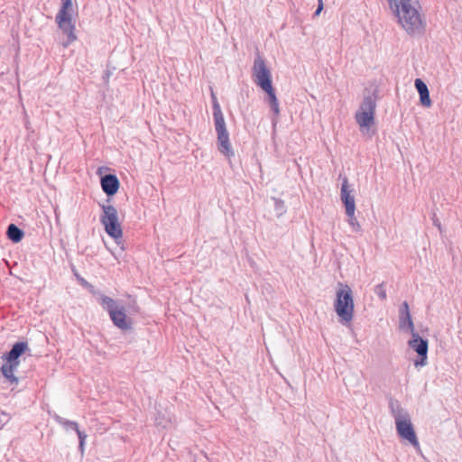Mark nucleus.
<instances>
[{
  "mask_svg": "<svg viewBox=\"0 0 462 462\" xmlns=\"http://www.w3.org/2000/svg\"><path fill=\"white\" fill-rule=\"evenodd\" d=\"M274 203V211L278 217L282 216L286 212L284 202L279 199H273Z\"/></svg>",
  "mask_w": 462,
  "mask_h": 462,
  "instance_id": "412c9836",
  "label": "nucleus"
},
{
  "mask_svg": "<svg viewBox=\"0 0 462 462\" xmlns=\"http://www.w3.org/2000/svg\"><path fill=\"white\" fill-rule=\"evenodd\" d=\"M115 326L123 330L131 328V321L127 319L125 313V308L119 306L116 310L109 314Z\"/></svg>",
  "mask_w": 462,
  "mask_h": 462,
  "instance_id": "f8f14e48",
  "label": "nucleus"
},
{
  "mask_svg": "<svg viewBox=\"0 0 462 462\" xmlns=\"http://www.w3.org/2000/svg\"><path fill=\"white\" fill-rule=\"evenodd\" d=\"M55 420L63 427V429L67 431L74 430L77 432L79 440V449L81 453L84 452L85 441L87 439V434L81 430H79L78 423L73 420H67L59 415L55 416Z\"/></svg>",
  "mask_w": 462,
  "mask_h": 462,
  "instance_id": "9d476101",
  "label": "nucleus"
},
{
  "mask_svg": "<svg viewBox=\"0 0 462 462\" xmlns=\"http://www.w3.org/2000/svg\"><path fill=\"white\" fill-rule=\"evenodd\" d=\"M76 15L77 8L72 0H60V7L56 14L55 22L59 29L66 35L69 43L77 40Z\"/></svg>",
  "mask_w": 462,
  "mask_h": 462,
  "instance_id": "20e7f679",
  "label": "nucleus"
},
{
  "mask_svg": "<svg viewBox=\"0 0 462 462\" xmlns=\"http://www.w3.org/2000/svg\"><path fill=\"white\" fill-rule=\"evenodd\" d=\"M323 9V0H319V6L315 12V15H319Z\"/></svg>",
  "mask_w": 462,
  "mask_h": 462,
  "instance_id": "393cba45",
  "label": "nucleus"
},
{
  "mask_svg": "<svg viewBox=\"0 0 462 462\" xmlns=\"http://www.w3.org/2000/svg\"><path fill=\"white\" fill-rule=\"evenodd\" d=\"M263 90L266 92V94L268 95V102L271 106V109L273 111L275 115H278L280 113L279 103L273 86H271L270 88H263Z\"/></svg>",
  "mask_w": 462,
  "mask_h": 462,
  "instance_id": "6ab92c4d",
  "label": "nucleus"
},
{
  "mask_svg": "<svg viewBox=\"0 0 462 462\" xmlns=\"http://www.w3.org/2000/svg\"><path fill=\"white\" fill-rule=\"evenodd\" d=\"M414 84L419 92L421 105L425 107H430L431 106V100L427 85L420 79H416Z\"/></svg>",
  "mask_w": 462,
  "mask_h": 462,
  "instance_id": "dca6fc26",
  "label": "nucleus"
},
{
  "mask_svg": "<svg viewBox=\"0 0 462 462\" xmlns=\"http://www.w3.org/2000/svg\"><path fill=\"white\" fill-rule=\"evenodd\" d=\"M217 135L218 151L227 158L234 156L228 132L221 133Z\"/></svg>",
  "mask_w": 462,
  "mask_h": 462,
  "instance_id": "2eb2a0df",
  "label": "nucleus"
},
{
  "mask_svg": "<svg viewBox=\"0 0 462 462\" xmlns=\"http://www.w3.org/2000/svg\"><path fill=\"white\" fill-rule=\"evenodd\" d=\"M7 237L14 243H18L23 237V231L14 224H10L6 232Z\"/></svg>",
  "mask_w": 462,
  "mask_h": 462,
  "instance_id": "a211bd4d",
  "label": "nucleus"
},
{
  "mask_svg": "<svg viewBox=\"0 0 462 462\" xmlns=\"http://www.w3.org/2000/svg\"><path fill=\"white\" fill-rule=\"evenodd\" d=\"M101 208L100 222L106 234L119 244L118 240L123 236V230L118 220L117 209L112 205H102Z\"/></svg>",
  "mask_w": 462,
  "mask_h": 462,
  "instance_id": "0eeeda50",
  "label": "nucleus"
},
{
  "mask_svg": "<svg viewBox=\"0 0 462 462\" xmlns=\"http://www.w3.org/2000/svg\"><path fill=\"white\" fill-rule=\"evenodd\" d=\"M99 302L109 314L119 307L112 298L105 295L100 297Z\"/></svg>",
  "mask_w": 462,
  "mask_h": 462,
  "instance_id": "aec40b11",
  "label": "nucleus"
},
{
  "mask_svg": "<svg viewBox=\"0 0 462 462\" xmlns=\"http://www.w3.org/2000/svg\"><path fill=\"white\" fill-rule=\"evenodd\" d=\"M254 82L262 89L270 88L272 85V72L265 64L264 60H255L253 67Z\"/></svg>",
  "mask_w": 462,
  "mask_h": 462,
  "instance_id": "6e6552de",
  "label": "nucleus"
},
{
  "mask_svg": "<svg viewBox=\"0 0 462 462\" xmlns=\"http://www.w3.org/2000/svg\"><path fill=\"white\" fill-rule=\"evenodd\" d=\"M213 98V117H214V123H215V129L217 132V134L227 132L226 126V121L221 110V107L214 96L212 94Z\"/></svg>",
  "mask_w": 462,
  "mask_h": 462,
  "instance_id": "9b49d317",
  "label": "nucleus"
},
{
  "mask_svg": "<svg viewBox=\"0 0 462 462\" xmlns=\"http://www.w3.org/2000/svg\"><path fill=\"white\" fill-rule=\"evenodd\" d=\"M389 409L394 419L399 436L413 447H419V441L407 411L402 407L397 400L393 399H391L389 402Z\"/></svg>",
  "mask_w": 462,
  "mask_h": 462,
  "instance_id": "f03ea898",
  "label": "nucleus"
},
{
  "mask_svg": "<svg viewBox=\"0 0 462 462\" xmlns=\"http://www.w3.org/2000/svg\"><path fill=\"white\" fill-rule=\"evenodd\" d=\"M375 108V99L371 96H367L364 98L359 109L356 113V121L364 134L371 136L373 134L371 129L374 125Z\"/></svg>",
  "mask_w": 462,
  "mask_h": 462,
  "instance_id": "423d86ee",
  "label": "nucleus"
},
{
  "mask_svg": "<svg viewBox=\"0 0 462 462\" xmlns=\"http://www.w3.org/2000/svg\"><path fill=\"white\" fill-rule=\"evenodd\" d=\"M334 310L343 325L349 324L354 318L355 303L353 291L347 284L339 282L336 291Z\"/></svg>",
  "mask_w": 462,
  "mask_h": 462,
  "instance_id": "7ed1b4c3",
  "label": "nucleus"
},
{
  "mask_svg": "<svg viewBox=\"0 0 462 462\" xmlns=\"http://www.w3.org/2000/svg\"><path fill=\"white\" fill-rule=\"evenodd\" d=\"M434 225H435V226H439V227H440V225H439V220H438V219L434 220Z\"/></svg>",
  "mask_w": 462,
  "mask_h": 462,
  "instance_id": "c85d7f7f",
  "label": "nucleus"
},
{
  "mask_svg": "<svg viewBox=\"0 0 462 462\" xmlns=\"http://www.w3.org/2000/svg\"><path fill=\"white\" fill-rule=\"evenodd\" d=\"M390 8L398 23L411 35L421 33L424 30L418 0H388Z\"/></svg>",
  "mask_w": 462,
  "mask_h": 462,
  "instance_id": "f257e3e1",
  "label": "nucleus"
},
{
  "mask_svg": "<svg viewBox=\"0 0 462 462\" xmlns=\"http://www.w3.org/2000/svg\"><path fill=\"white\" fill-rule=\"evenodd\" d=\"M407 311V312H410L409 310V305L406 301H404L402 304V307H401V310H400V312L401 311Z\"/></svg>",
  "mask_w": 462,
  "mask_h": 462,
  "instance_id": "a878e982",
  "label": "nucleus"
},
{
  "mask_svg": "<svg viewBox=\"0 0 462 462\" xmlns=\"http://www.w3.org/2000/svg\"><path fill=\"white\" fill-rule=\"evenodd\" d=\"M27 347V342H17L13 346L9 352L1 356L4 364L1 365L0 371L4 377L11 383H18V378L14 375V373L20 365V357L25 352Z\"/></svg>",
  "mask_w": 462,
  "mask_h": 462,
  "instance_id": "39448f33",
  "label": "nucleus"
},
{
  "mask_svg": "<svg viewBox=\"0 0 462 462\" xmlns=\"http://www.w3.org/2000/svg\"><path fill=\"white\" fill-rule=\"evenodd\" d=\"M354 190L349 189L347 179L345 178L341 186L340 198L346 208V215H353L356 211Z\"/></svg>",
  "mask_w": 462,
  "mask_h": 462,
  "instance_id": "1a4fd4ad",
  "label": "nucleus"
},
{
  "mask_svg": "<svg viewBox=\"0 0 462 462\" xmlns=\"http://www.w3.org/2000/svg\"><path fill=\"white\" fill-rule=\"evenodd\" d=\"M112 73H113V71H112V70H110L109 69H107L106 70V72H105V74H104V77H103V78H104L106 80H107V79H109V77L112 75Z\"/></svg>",
  "mask_w": 462,
  "mask_h": 462,
  "instance_id": "bb28decb",
  "label": "nucleus"
},
{
  "mask_svg": "<svg viewBox=\"0 0 462 462\" xmlns=\"http://www.w3.org/2000/svg\"><path fill=\"white\" fill-rule=\"evenodd\" d=\"M79 280L80 281L81 284H83L84 286H88V283L87 281H85L83 278H79Z\"/></svg>",
  "mask_w": 462,
  "mask_h": 462,
  "instance_id": "cd10ccee",
  "label": "nucleus"
},
{
  "mask_svg": "<svg viewBox=\"0 0 462 462\" xmlns=\"http://www.w3.org/2000/svg\"><path fill=\"white\" fill-rule=\"evenodd\" d=\"M101 188L107 196L115 195L119 189V180L114 174H106L101 178Z\"/></svg>",
  "mask_w": 462,
  "mask_h": 462,
  "instance_id": "ddd939ff",
  "label": "nucleus"
},
{
  "mask_svg": "<svg viewBox=\"0 0 462 462\" xmlns=\"http://www.w3.org/2000/svg\"><path fill=\"white\" fill-rule=\"evenodd\" d=\"M374 293L383 300L386 299V291L383 283L378 284L374 288Z\"/></svg>",
  "mask_w": 462,
  "mask_h": 462,
  "instance_id": "4be33fe9",
  "label": "nucleus"
},
{
  "mask_svg": "<svg viewBox=\"0 0 462 462\" xmlns=\"http://www.w3.org/2000/svg\"><path fill=\"white\" fill-rule=\"evenodd\" d=\"M348 217V224L351 226L354 231H358L360 229V225L355 216V214L346 215Z\"/></svg>",
  "mask_w": 462,
  "mask_h": 462,
  "instance_id": "5701e85b",
  "label": "nucleus"
},
{
  "mask_svg": "<svg viewBox=\"0 0 462 462\" xmlns=\"http://www.w3.org/2000/svg\"><path fill=\"white\" fill-rule=\"evenodd\" d=\"M420 358L415 361L414 365L416 367L425 366L427 365V354L425 356H419Z\"/></svg>",
  "mask_w": 462,
  "mask_h": 462,
  "instance_id": "b1692460",
  "label": "nucleus"
},
{
  "mask_svg": "<svg viewBox=\"0 0 462 462\" xmlns=\"http://www.w3.org/2000/svg\"><path fill=\"white\" fill-rule=\"evenodd\" d=\"M400 328L405 331H409L411 334L416 332L411 314L406 310L401 311L400 313Z\"/></svg>",
  "mask_w": 462,
  "mask_h": 462,
  "instance_id": "f3484780",
  "label": "nucleus"
},
{
  "mask_svg": "<svg viewBox=\"0 0 462 462\" xmlns=\"http://www.w3.org/2000/svg\"><path fill=\"white\" fill-rule=\"evenodd\" d=\"M408 345L419 356L428 354V341L421 338L417 332L411 334V339L409 340Z\"/></svg>",
  "mask_w": 462,
  "mask_h": 462,
  "instance_id": "4468645a",
  "label": "nucleus"
}]
</instances>
